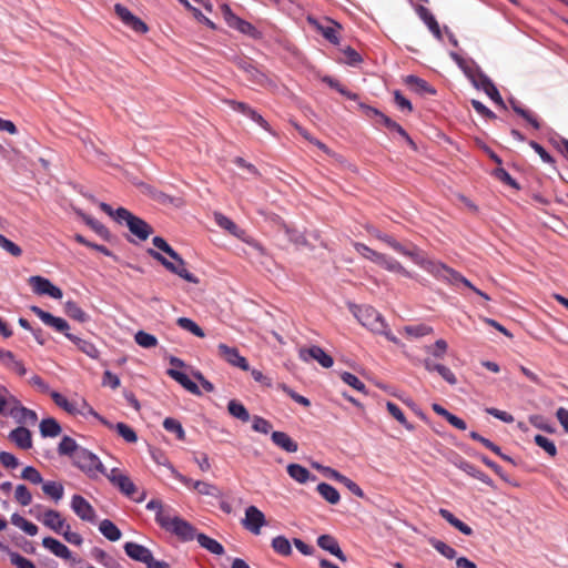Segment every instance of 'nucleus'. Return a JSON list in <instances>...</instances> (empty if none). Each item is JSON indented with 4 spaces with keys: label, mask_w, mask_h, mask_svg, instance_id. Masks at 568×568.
<instances>
[{
    "label": "nucleus",
    "mask_w": 568,
    "mask_h": 568,
    "mask_svg": "<svg viewBox=\"0 0 568 568\" xmlns=\"http://www.w3.org/2000/svg\"><path fill=\"white\" fill-rule=\"evenodd\" d=\"M115 429L125 442L135 443L138 440L135 432L129 425L124 423H118L115 425Z\"/></svg>",
    "instance_id": "338daca9"
},
{
    "label": "nucleus",
    "mask_w": 568,
    "mask_h": 568,
    "mask_svg": "<svg viewBox=\"0 0 568 568\" xmlns=\"http://www.w3.org/2000/svg\"><path fill=\"white\" fill-rule=\"evenodd\" d=\"M31 312L36 314L45 325L54 328L57 332L63 333L65 336L69 333V324L62 317L53 316L52 314L43 311L39 306H31Z\"/></svg>",
    "instance_id": "a211bd4d"
},
{
    "label": "nucleus",
    "mask_w": 568,
    "mask_h": 568,
    "mask_svg": "<svg viewBox=\"0 0 568 568\" xmlns=\"http://www.w3.org/2000/svg\"><path fill=\"white\" fill-rule=\"evenodd\" d=\"M509 103L513 108V110L520 115L523 119H525L534 129L538 130L540 129V121L538 118L529 110L523 108L519 102L516 100H509Z\"/></svg>",
    "instance_id": "ea45409f"
},
{
    "label": "nucleus",
    "mask_w": 568,
    "mask_h": 568,
    "mask_svg": "<svg viewBox=\"0 0 568 568\" xmlns=\"http://www.w3.org/2000/svg\"><path fill=\"white\" fill-rule=\"evenodd\" d=\"M430 545L444 557L447 559H453L456 557V550L450 547L449 545L445 544L442 540L438 539H432Z\"/></svg>",
    "instance_id": "0e129e2a"
},
{
    "label": "nucleus",
    "mask_w": 568,
    "mask_h": 568,
    "mask_svg": "<svg viewBox=\"0 0 568 568\" xmlns=\"http://www.w3.org/2000/svg\"><path fill=\"white\" fill-rule=\"evenodd\" d=\"M64 312L70 318L80 323H84L89 320V315L74 301L65 302Z\"/></svg>",
    "instance_id": "de8ad7c7"
},
{
    "label": "nucleus",
    "mask_w": 568,
    "mask_h": 568,
    "mask_svg": "<svg viewBox=\"0 0 568 568\" xmlns=\"http://www.w3.org/2000/svg\"><path fill=\"white\" fill-rule=\"evenodd\" d=\"M135 343L143 348H153L158 345V338L144 331H139L134 335Z\"/></svg>",
    "instance_id": "13d9d810"
},
{
    "label": "nucleus",
    "mask_w": 568,
    "mask_h": 568,
    "mask_svg": "<svg viewBox=\"0 0 568 568\" xmlns=\"http://www.w3.org/2000/svg\"><path fill=\"white\" fill-rule=\"evenodd\" d=\"M42 546L50 550L53 555H55L59 558L62 559H70L71 558V551L70 549L59 541L55 538L52 537H44L42 540Z\"/></svg>",
    "instance_id": "c756f323"
},
{
    "label": "nucleus",
    "mask_w": 568,
    "mask_h": 568,
    "mask_svg": "<svg viewBox=\"0 0 568 568\" xmlns=\"http://www.w3.org/2000/svg\"><path fill=\"white\" fill-rule=\"evenodd\" d=\"M99 530L110 541H116L122 536L121 530L110 519H103L99 525Z\"/></svg>",
    "instance_id": "c03bdc74"
},
{
    "label": "nucleus",
    "mask_w": 568,
    "mask_h": 568,
    "mask_svg": "<svg viewBox=\"0 0 568 568\" xmlns=\"http://www.w3.org/2000/svg\"><path fill=\"white\" fill-rule=\"evenodd\" d=\"M425 352L428 355L427 357L436 359H443L447 353L448 344L445 339H437L433 345L425 346Z\"/></svg>",
    "instance_id": "37998d69"
},
{
    "label": "nucleus",
    "mask_w": 568,
    "mask_h": 568,
    "mask_svg": "<svg viewBox=\"0 0 568 568\" xmlns=\"http://www.w3.org/2000/svg\"><path fill=\"white\" fill-rule=\"evenodd\" d=\"M236 67L247 74V79L256 84H264L266 75L257 69L251 59L239 58L235 61Z\"/></svg>",
    "instance_id": "4be33fe9"
},
{
    "label": "nucleus",
    "mask_w": 568,
    "mask_h": 568,
    "mask_svg": "<svg viewBox=\"0 0 568 568\" xmlns=\"http://www.w3.org/2000/svg\"><path fill=\"white\" fill-rule=\"evenodd\" d=\"M214 221L221 229L225 230L231 235L237 239H243L245 231L240 229L231 219H229L224 214L215 212Z\"/></svg>",
    "instance_id": "7c9ffc66"
},
{
    "label": "nucleus",
    "mask_w": 568,
    "mask_h": 568,
    "mask_svg": "<svg viewBox=\"0 0 568 568\" xmlns=\"http://www.w3.org/2000/svg\"><path fill=\"white\" fill-rule=\"evenodd\" d=\"M29 283L33 292L38 295H48L55 300H60L62 297V291L45 277L39 275L31 276L29 278Z\"/></svg>",
    "instance_id": "2eb2a0df"
},
{
    "label": "nucleus",
    "mask_w": 568,
    "mask_h": 568,
    "mask_svg": "<svg viewBox=\"0 0 568 568\" xmlns=\"http://www.w3.org/2000/svg\"><path fill=\"white\" fill-rule=\"evenodd\" d=\"M286 470H287V474L290 475V477L292 479H294L295 481H297L298 484H305L308 480L316 479V477L314 475H312L311 471L306 467H304L300 464H290V465H287Z\"/></svg>",
    "instance_id": "2f4dec72"
},
{
    "label": "nucleus",
    "mask_w": 568,
    "mask_h": 568,
    "mask_svg": "<svg viewBox=\"0 0 568 568\" xmlns=\"http://www.w3.org/2000/svg\"><path fill=\"white\" fill-rule=\"evenodd\" d=\"M42 524L57 534H61L67 525L61 514L53 509H47L43 511Z\"/></svg>",
    "instance_id": "cd10ccee"
},
{
    "label": "nucleus",
    "mask_w": 568,
    "mask_h": 568,
    "mask_svg": "<svg viewBox=\"0 0 568 568\" xmlns=\"http://www.w3.org/2000/svg\"><path fill=\"white\" fill-rule=\"evenodd\" d=\"M8 416L12 417L20 425L33 426L38 420L37 413L22 406L17 397L11 399V408L8 410Z\"/></svg>",
    "instance_id": "4468645a"
},
{
    "label": "nucleus",
    "mask_w": 568,
    "mask_h": 568,
    "mask_svg": "<svg viewBox=\"0 0 568 568\" xmlns=\"http://www.w3.org/2000/svg\"><path fill=\"white\" fill-rule=\"evenodd\" d=\"M404 331L408 336L422 337V336L432 334L433 327L425 325V324L408 325V326H405Z\"/></svg>",
    "instance_id": "680f3d73"
},
{
    "label": "nucleus",
    "mask_w": 568,
    "mask_h": 568,
    "mask_svg": "<svg viewBox=\"0 0 568 568\" xmlns=\"http://www.w3.org/2000/svg\"><path fill=\"white\" fill-rule=\"evenodd\" d=\"M418 17L424 21V23L428 27L429 31L434 34L436 39L439 41L443 40V34L440 27L433 16V13L425 7L418 6L417 9Z\"/></svg>",
    "instance_id": "c85d7f7f"
},
{
    "label": "nucleus",
    "mask_w": 568,
    "mask_h": 568,
    "mask_svg": "<svg viewBox=\"0 0 568 568\" xmlns=\"http://www.w3.org/2000/svg\"><path fill=\"white\" fill-rule=\"evenodd\" d=\"M272 548L281 556H290L292 554V546L290 540L284 536H277L272 540Z\"/></svg>",
    "instance_id": "5fc2aeb1"
},
{
    "label": "nucleus",
    "mask_w": 568,
    "mask_h": 568,
    "mask_svg": "<svg viewBox=\"0 0 568 568\" xmlns=\"http://www.w3.org/2000/svg\"><path fill=\"white\" fill-rule=\"evenodd\" d=\"M381 241L387 244L395 252L409 257L414 263L423 267L426 272H428L436 278L445 281L450 285L463 284L466 287L474 291L480 297L485 298L486 301L490 300L486 293L475 287L465 276H463L456 270L447 266L442 262L424 257L422 251L415 244L408 243L407 245H404L396 241L395 237L386 233L383 235Z\"/></svg>",
    "instance_id": "f257e3e1"
},
{
    "label": "nucleus",
    "mask_w": 568,
    "mask_h": 568,
    "mask_svg": "<svg viewBox=\"0 0 568 568\" xmlns=\"http://www.w3.org/2000/svg\"><path fill=\"white\" fill-rule=\"evenodd\" d=\"M221 13L230 28L240 31L243 34L250 36L253 39H258L260 31L248 21L237 17L230 8L229 4L224 3L220 7Z\"/></svg>",
    "instance_id": "1a4fd4ad"
},
{
    "label": "nucleus",
    "mask_w": 568,
    "mask_h": 568,
    "mask_svg": "<svg viewBox=\"0 0 568 568\" xmlns=\"http://www.w3.org/2000/svg\"><path fill=\"white\" fill-rule=\"evenodd\" d=\"M163 427L166 432L174 433L179 440L185 439V432L182 427V424L178 419L166 417L163 420Z\"/></svg>",
    "instance_id": "6e6d98bb"
},
{
    "label": "nucleus",
    "mask_w": 568,
    "mask_h": 568,
    "mask_svg": "<svg viewBox=\"0 0 568 568\" xmlns=\"http://www.w3.org/2000/svg\"><path fill=\"white\" fill-rule=\"evenodd\" d=\"M323 470L327 477L343 484L355 496H357L359 498L365 497L363 489L355 481L349 479L348 477L342 475L339 471H337L331 467H324Z\"/></svg>",
    "instance_id": "b1692460"
},
{
    "label": "nucleus",
    "mask_w": 568,
    "mask_h": 568,
    "mask_svg": "<svg viewBox=\"0 0 568 568\" xmlns=\"http://www.w3.org/2000/svg\"><path fill=\"white\" fill-rule=\"evenodd\" d=\"M405 82L416 93L430 95L436 94V90L432 85H429L428 82L416 75H408Z\"/></svg>",
    "instance_id": "c9c22d12"
},
{
    "label": "nucleus",
    "mask_w": 568,
    "mask_h": 568,
    "mask_svg": "<svg viewBox=\"0 0 568 568\" xmlns=\"http://www.w3.org/2000/svg\"><path fill=\"white\" fill-rule=\"evenodd\" d=\"M227 410L230 415H232L234 418L240 419L243 423H247L251 419L250 413L245 408V406L235 399L229 402Z\"/></svg>",
    "instance_id": "09e8293b"
},
{
    "label": "nucleus",
    "mask_w": 568,
    "mask_h": 568,
    "mask_svg": "<svg viewBox=\"0 0 568 568\" xmlns=\"http://www.w3.org/2000/svg\"><path fill=\"white\" fill-rule=\"evenodd\" d=\"M153 245L159 248L160 251L166 253L174 262L169 261L165 258L160 252L155 251L154 248H148L146 253L160 262L168 271H170L173 274H176L178 276L182 277L186 282L197 284L199 278L189 272L185 267V261L175 252L171 245L161 236H155L152 240Z\"/></svg>",
    "instance_id": "f03ea898"
},
{
    "label": "nucleus",
    "mask_w": 568,
    "mask_h": 568,
    "mask_svg": "<svg viewBox=\"0 0 568 568\" xmlns=\"http://www.w3.org/2000/svg\"><path fill=\"white\" fill-rule=\"evenodd\" d=\"M74 466L80 468L89 477H95L97 473L105 474V467L97 455L85 448H81L72 459Z\"/></svg>",
    "instance_id": "0eeeda50"
},
{
    "label": "nucleus",
    "mask_w": 568,
    "mask_h": 568,
    "mask_svg": "<svg viewBox=\"0 0 568 568\" xmlns=\"http://www.w3.org/2000/svg\"><path fill=\"white\" fill-rule=\"evenodd\" d=\"M71 508L74 514L82 520L94 523L97 515L92 505L81 495H73L71 499Z\"/></svg>",
    "instance_id": "f3484780"
},
{
    "label": "nucleus",
    "mask_w": 568,
    "mask_h": 568,
    "mask_svg": "<svg viewBox=\"0 0 568 568\" xmlns=\"http://www.w3.org/2000/svg\"><path fill=\"white\" fill-rule=\"evenodd\" d=\"M9 439L14 443L21 449H30L32 447V435L31 432L23 427H17L9 434Z\"/></svg>",
    "instance_id": "bb28decb"
},
{
    "label": "nucleus",
    "mask_w": 568,
    "mask_h": 568,
    "mask_svg": "<svg viewBox=\"0 0 568 568\" xmlns=\"http://www.w3.org/2000/svg\"><path fill=\"white\" fill-rule=\"evenodd\" d=\"M272 442L280 448L287 453H295L298 449V445L284 432H273L271 435Z\"/></svg>",
    "instance_id": "473e14b6"
},
{
    "label": "nucleus",
    "mask_w": 568,
    "mask_h": 568,
    "mask_svg": "<svg viewBox=\"0 0 568 568\" xmlns=\"http://www.w3.org/2000/svg\"><path fill=\"white\" fill-rule=\"evenodd\" d=\"M0 365H2L8 372L20 377L27 374L24 363L19 359L11 351L0 348Z\"/></svg>",
    "instance_id": "aec40b11"
},
{
    "label": "nucleus",
    "mask_w": 568,
    "mask_h": 568,
    "mask_svg": "<svg viewBox=\"0 0 568 568\" xmlns=\"http://www.w3.org/2000/svg\"><path fill=\"white\" fill-rule=\"evenodd\" d=\"M471 83L478 90H483L496 104L501 108H506V104L494 84V82L481 71H478L476 74L470 75Z\"/></svg>",
    "instance_id": "9d476101"
},
{
    "label": "nucleus",
    "mask_w": 568,
    "mask_h": 568,
    "mask_svg": "<svg viewBox=\"0 0 568 568\" xmlns=\"http://www.w3.org/2000/svg\"><path fill=\"white\" fill-rule=\"evenodd\" d=\"M125 554L133 560L146 564L151 560L152 551L143 545L128 541L124 544Z\"/></svg>",
    "instance_id": "393cba45"
},
{
    "label": "nucleus",
    "mask_w": 568,
    "mask_h": 568,
    "mask_svg": "<svg viewBox=\"0 0 568 568\" xmlns=\"http://www.w3.org/2000/svg\"><path fill=\"white\" fill-rule=\"evenodd\" d=\"M537 446L542 448L549 456L555 457L557 455V448L554 442L542 435H536L534 438Z\"/></svg>",
    "instance_id": "e2e57ef3"
},
{
    "label": "nucleus",
    "mask_w": 568,
    "mask_h": 568,
    "mask_svg": "<svg viewBox=\"0 0 568 568\" xmlns=\"http://www.w3.org/2000/svg\"><path fill=\"white\" fill-rule=\"evenodd\" d=\"M193 489L201 495L214 498H217L221 495L220 489L215 485L202 480L194 481Z\"/></svg>",
    "instance_id": "4d7b16f0"
},
{
    "label": "nucleus",
    "mask_w": 568,
    "mask_h": 568,
    "mask_svg": "<svg viewBox=\"0 0 568 568\" xmlns=\"http://www.w3.org/2000/svg\"><path fill=\"white\" fill-rule=\"evenodd\" d=\"M168 375L172 377L174 381H176L179 384H181L186 390L194 395H200V388L199 386L192 382L186 374L183 372H180L178 369L170 368L168 369Z\"/></svg>",
    "instance_id": "f704fd0d"
},
{
    "label": "nucleus",
    "mask_w": 568,
    "mask_h": 568,
    "mask_svg": "<svg viewBox=\"0 0 568 568\" xmlns=\"http://www.w3.org/2000/svg\"><path fill=\"white\" fill-rule=\"evenodd\" d=\"M217 355L231 366L248 371L250 365L247 359L242 356L236 347H231L224 343L217 345Z\"/></svg>",
    "instance_id": "9b49d317"
},
{
    "label": "nucleus",
    "mask_w": 568,
    "mask_h": 568,
    "mask_svg": "<svg viewBox=\"0 0 568 568\" xmlns=\"http://www.w3.org/2000/svg\"><path fill=\"white\" fill-rule=\"evenodd\" d=\"M14 498L21 506H29L32 503V495L24 485L16 487Z\"/></svg>",
    "instance_id": "69168bd1"
},
{
    "label": "nucleus",
    "mask_w": 568,
    "mask_h": 568,
    "mask_svg": "<svg viewBox=\"0 0 568 568\" xmlns=\"http://www.w3.org/2000/svg\"><path fill=\"white\" fill-rule=\"evenodd\" d=\"M300 357L304 362L314 359L324 368H329L334 364L332 356L326 354L325 351L320 346H312L310 348L300 349Z\"/></svg>",
    "instance_id": "412c9836"
},
{
    "label": "nucleus",
    "mask_w": 568,
    "mask_h": 568,
    "mask_svg": "<svg viewBox=\"0 0 568 568\" xmlns=\"http://www.w3.org/2000/svg\"><path fill=\"white\" fill-rule=\"evenodd\" d=\"M11 399H16L9 389L0 384V414L8 416V410L11 408Z\"/></svg>",
    "instance_id": "052dcab7"
},
{
    "label": "nucleus",
    "mask_w": 568,
    "mask_h": 568,
    "mask_svg": "<svg viewBox=\"0 0 568 568\" xmlns=\"http://www.w3.org/2000/svg\"><path fill=\"white\" fill-rule=\"evenodd\" d=\"M176 324L184 331H187L196 337L203 338L205 336L204 331L191 318L179 317Z\"/></svg>",
    "instance_id": "603ef678"
},
{
    "label": "nucleus",
    "mask_w": 568,
    "mask_h": 568,
    "mask_svg": "<svg viewBox=\"0 0 568 568\" xmlns=\"http://www.w3.org/2000/svg\"><path fill=\"white\" fill-rule=\"evenodd\" d=\"M242 525L250 532L257 536L261 534L262 527L266 525L265 515L256 506H248L245 509Z\"/></svg>",
    "instance_id": "ddd939ff"
},
{
    "label": "nucleus",
    "mask_w": 568,
    "mask_h": 568,
    "mask_svg": "<svg viewBox=\"0 0 568 568\" xmlns=\"http://www.w3.org/2000/svg\"><path fill=\"white\" fill-rule=\"evenodd\" d=\"M353 246L355 251L361 254L363 257L376 263L377 265L384 267L385 270L394 273H399L403 276L412 277V274L409 271H407L398 261H396L393 257H389L383 253H379L377 251H374L373 248L368 247L367 245L354 242Z\"/></svg>",
    "instance_id": "39448f33"
},
{
    "label": "nucleus",
    "mask_w": 568,
    "mask_h": 568,
    "mask_svg": "<svg viewBox=\"0 0 568 568\" xmlns=\"http://www.w3.org/2000/svg\"><path fill=\"white\" fill-rule=\"evenodd\" d=\"M43 493L51 497L54 501H59L64 494V488L61 483L58 481H42Z\"/></svg>",
    "instance_id": "3c124183"
},
{
    "label": "nucleus",
    "mask_w": 568,
    "mask_h": 568,
    "mask_svg": "<svg viewBox=\"0 0 568 568\" xmlns=\"http://www.w3.org/2000/svg\"><path fill=\"white\" fill-rule=\"evenodd\" d=\"M109 481L116 487L124 496L140 503L143 500V496L140 498H135L134 495L138 491L135 484L131 480V478L124 474L120 468H112L110 471L105 470L103 474Z\"/></svg>",
    "instance_id": "6e6552de"
},
{
    "label": "nucleus",
    "mask_w": 568,
    "mask_h": 568,
    "mask_svg": "<svg viewBox=\"0 0 568 568\" xmlns=\"http://www.w3.org/2000/svg\"><path fill=\"white\" fill-rule=\"evenodd\" d=\"M423 365L425 367V369L429 373H433V372H436L438 373L442 378L444 381H446L449 385H456L457 384V378L455 376V374L450 371L449 367L440 364V363H437L435 362L433 358L430 357H426L424 358L423 361Z\"/></svg>",
    "instance_id": "5701e85b"
},
{
    "label": "nucleus",
    "mask_w": 568,
    "mask_h": 568,
    "mask_svg": "<svg viewBox=\"0 0 568 568\" xmlns=\"http://www.w3.org/2000/svg\"><path fill=\"white\" fill-rule=\"evenodd\" d=\"M386 408H387V412L399 423L402 424L407 430H414V425L410 424L404 413L402 412V409L396 405L394 404L393 402H387L386 403Z\"/></svg>",
    "instance_id": "864d4df0"
},
{
    "label": "nucleus",
    "mask_w": 568,
    "mask_h": 568,
    "mask_svg": "<svg viewBox=\"0 0 568 568\" xmlns=\"http://www.w3.org/2000/svg\"><path fill=\"white\" fill-rule=\"evenodd\" d=\"M99 206L116 222H125L130 232L142 241L146 240L153 232L152 227L144 220L133 215L124 207H119L114 211L111 205L104 202H101Z\"/></svg>",
    "instance_id": "20e7f679"
},
{
    "label": "nucleus",
    "mask_w": 568,
    "mask_h": 568,
    "mask_svg": "<svg viewBox=\"0 0 568 568\" xmlns=\"http://www.w3.org/2000/svg\"><path fill=\"white\" fill-rule=\"evenodd\" d=\"M317 493L329 504L339 503L341 496L335 487L326 483H320L316 487Z\"/></svg>",
    "instance_id": "49530a36"
},
{
    "label": "nucleus",
    "mask_w": 568,
    "mask_h": 568,
    "mask_svg": "<svg viewBox=\"0 0 568 568\" xmlns=\"http://www.w3.org/2000/svg\"><path fill=\"white\" fill-rule=\"evenodd\" d=\"M0 550L6 551L9 555L10 562L17 568H36L34 564L30 559L10 550V548L2 542H0Z\"/></svg>",
    "instance_id": "4c0bfd02"
},
{
    "label": "nucleus",
    "mask_w": 568,
    "mask_h": 568,
    "mask_svg": "<svg viewBox=\"0 0 568 568\" xmlns=\"http://www.w3.org/2000/svg\"><path fill=\"white\" fill-rule=\"evenodd\" d=\"M50 396L52 400L55 403L57 406L64 409L67 413L71 415L80 414L81 410L78 408L77 404L73 402H70L67 397L61 395L60 393L53 390L50 392Z\"/></svg>",
    "instance_id": "a18cd8bd"
},
{
    "label": "nucleus",
    "mask_w": 568,
    "mask_h": 568,
    "mask_svg": "<svg viewBox=\"0 0 568 568\" xmlns=\"http://www.w3.org/2000/svg\"><path fill=\"white\" fill-rule=\"evenodd\" d=\"M114 11L121 21L133 31L142 34L148 32V26L140 18L135 17L126 7L116 3L114 6Z\"/></svg>",
    "instance_id": "dca6fc26"
},
{
    "label": "nucleus",
    "mask_w": 568,
    "mask_h": 568,
    "mask_svg": "<svg viewBox=\"0 0 568 568\" xmlns=\"http://www.w3.org/2000/svg\"><path fill=\"white\" fill-rule=\"evenodd\" d=\"M83 220H84L85 224L89 225L98 235H100L101 237H103L105 240L109 239L110 233H109L108 229L103 224H101L99 221H97L93 217L88 216V215H84Z\"/></svg>",
    "instance_id": "774afa93"
},
{
    "label": "nucleus",
    "mask_w": 568,
    "mask_h": 568,
    "mask_svg": "<svg viewBox=\"0 0 568 568\" xmlns=\"http://www.w3.org/2000/svg\"><path fill=\"white\" fill-rule=\"evenodd\" d=\"M225 103L229 106H231L234 111L244 114L245 116L250 118L255 123H257L265 131H267L271 134L275 135V132L272 130V128L268 124V122L256 110L251 108L247 103L235 101V100H225Z\"/></svg>",
    "instance_id": "f8f14e48"
},
{
    "label": "nucleus",
    "mask_w": 568,
    "mask_h": 568,
    "mask_svg": "<svg viewBox=\"0 0 568 568\" xmlns=\"http://www.w3.org/2000/svg\"><path fill=\"white\" fill-rule=\"evenodd\" d=\"M195 538L200 546L205 548L207 551L214 555L224 554V547L217 540L206 536L205 534H197Z\"/></svg>",
    "instance_id": "a19ab883"
},
{
    "label": "nucleus",
    "mask_w": 568,
    "mask_h": 568,
    "mask_svg": "<svg viewBox=\"0 0 568 568\" xmlns=\"http://www.w3.org/2000/svg\"><path fill=\"white\" fill-rule=\"evenodd\" d=\"M158 524L162 529L175 535L183 541L193 540L197 535L195 527L179 516L159 514Z\"/></svg>",
    "instance_id": "423d86ee"
},
{
    "label": "nucleus",
    "mask_w": 568,
    "mask_h": 568,
    "mask_svg": "<svg viewBox=\"0 0 568 568\" xmlns=\"http://www.w3.org/2000/svg\"><path fill=\"white\" fill-rule=\"evenodd\" d=\"M77 442L70 436H63L58 446V453L61 456H69L71 459L77 455V453L81 449Z\"/></svg>",
    "instance_id": "58836bf2"
},
{
    "label": "nucleus",
    "mask_w": 568,
    "mask_h": 568,
    "mask_svg": "<svg viewBox=\"0 0 568 568\" xmlns=\"http://www.w3.org/2000/svg\"><path fill=\"white\" fill-rule=\"evenodd\" d=\"M317 545L322 549L328 551L329 554L338 558L341 561L345 562L347 560L346 556L344 555L343 550L338 545V541L332 535H321L317 538Z\"/></svg>",
    "instance_id": "a878e982"
},
{
    "label": "nucleus",
    "mask_w": 568,
    "mask_h": 568,
    "mask_svg": "<svg viewBox=\"0 0 568 568\" xmlns=\"http://www.w3.org/2000/svg\"><path fill=\"white\" fill-rule=\"evenodd\" d=\"M351 312L357 321L371 332L385 335L389 341L396 343L397 338L388 332L387 324L379 312L369 305L349 306Z\"/></svg>",
    "instance_id": "7ed1b4c3"
},
{
    "label": "nucleus",
    "mask_w": 568,
    "mask_h": 568,
    "mask_svg": "<svg viewBox=\"0 0 568 568\" xmlns=\"http://www.w3.org/2000/svg\"><path fill=\"white\" fill-rule=\"evenodd\" d=\"M11 524L23 530L29 536H36L38 534V526L27 520L19 514H12Z\"/></svg>",
    "instance_id": "8fccbe9b"
},
{
    "label": "nucleus",
    "mask_w": 568,
    "mask_h": 568,
    "mask_svg": "<svg viewBox=\"0 0 568 568\" xmlns=\"http://www.w3.org/2000/svg\"><path fill=\"white\" fill-rule=\"evenodd\" d=\"M438 514L442 518H444L448 524H450L454 528L459 530L465 536H471L474 530L470 526L458 519L454 514H452L448 509L440 508Z\"/></svg>",
    "instance_id": "72a5a7b5"
},
{
    "label": "nucleus",
    "mask_w": 568,
    "mask_h": 568,
    "mask_svg": "<svg viewBox=\"0 0 568 568\" xmlns=\"http://www.w3.org/2000/svg\"><path fill=\"white\" fill-rule=\"evenodd\" d=\"M310 23L315 26V28L321 32V34L331 43L338 44L339 42V31L342 29L341 24L336 23L331 19H325L324 22H318L312 18H308Z\"/></svg>",
    "instance_id": "6ab92c4d"
},
{
    "label": "nucleus",
    "mask_w": 568,
    "mask_h": 568,
    "mask_svg": "<svg viewBox=\"0 0 568 568\" xmlns=\"http://www.w3.org/2000/svg\"><path fill=\"white\" fill-rule=\"evenodd\" d=\"M67 338L72 341L78 346V348L81 352H83L84 354H87L89 357H91V358L99 357L100 352L93 343L82 339V338H79L72 334H67Z\"/></svg>",
    "instance_id": "79ce46f5"
},
{
    "label": "nucleus",
    "mask_w": 568,
    "mask_h": 568,
    "mask_svg": "<svg viewBox=\"0 0 568 568\" xmlns=\"http://www.w3.org/2000/svg\"><path fill=\"white\" fill-rule=\"evenodd\" d=\"M291 124L295 128V130L305 139L307 140L308 142L313 143L314 145H316L320 150H322L323 152L325 153H329V149L326 144H324L323 142H321L320 140L315 139L314 136H312L310 134V132L304 129L303 126H301L297 122L295 121H291Z\"/></svg>",
    "instance_id": "bf43d9fd"
},
{
    "label": "nucleus",
    "mask_w": 568,
    "mask_h": 568,
    "mask_svg": "<svg viewBox=\"0 0 568 568\" xmlns=\"http://www.w3.org/2000/svg\"><path fill=\"white\" fill-rule=\"evenodd\" d=\"M39 428L42 437H57L62 432L60 424L53 417L43 418Z\"/></svg>",
    "instance_id": "e433bc0d"
}]
</instances>
